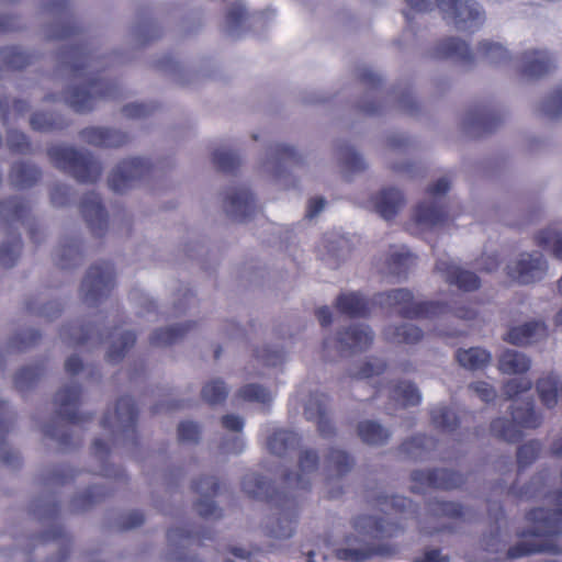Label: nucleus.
I'll return each instance as SVG.
<instances>
[{
    "instance_id": "nucleus-1",
    "label": "nucleus",
    "mask_w": 562,
    "mask_h": 562,
    "mask_svg": "<svg viewBox=\"0 0 562 562\" xmlns=\"http://www.w3.org/2000/svg\"><path fill=\"white\" fill-rule=\"evenodd\" d=\"M372 505L382 513L398 516V521L379 518L372 515H359L352 519V528L358 533L347 535L340 547L335 549V557L345 562H363L374 555L375 550L369 539H383L397 537L409 527H417L426 535L436 532H454L451 525L437 524L427 526L417 516V505L409 498L401 495H389L378 492Z\"/></svg>"
},
{
    "instance_id": "nucleus-2",
    "label": "nucleus",
    "mask_w": 562,
    "mask_h": 562,
    "mask_svg": "<svg viewBox=\"0 0 562 562\" xmlns=\"http://www.w3.org/2000/svg\"><path fill=\"white\" fill-rule=\"evenodd\" d=\"M58 68L67 72L74 83L60 95V99L79 113L89 112L98 100L119 97L117 83L99 75L104 63L95 56L87 43L80 42L59 52Z\"/></svg>"
},
{
    "instance_id": "nucleus-3",
    "label": "nucleus",
    "mask_w": 562,
    "mask_h": 562,
    "mask_svg": "<svg viewBox=\"0 0 562 562\" xmlns=\"http://www.w3.org/2000/svg\"><path fill=\"white\" fill-rule=\"evenodd\" d=\"M549 471H542L535 475L531 481L517 490L516 485L507 487L506 484L499 483L496 490H499V494H512L522 498H547L551 497V491L549 488ZM554 498L557 509L535 508L528 512L527 520L529 521L528 535L535 536L549 542V538L558 537L562 533V490L558 491L552 495Z\"/></svg>"
},
{
    "instance_id": "nucleus-4",
    "label": "nucleus",
    "mask_w": 562,
    "mask_h": 562,
    "mask_svg": "<svg viewBox=\"0 0 562 562\" xmlns=\"http://www.w3.org/2000/svg\"><path fill=\"white\" fill-rule=\"evenodd\" d=\"M373 303L381 308L395 311L401 317L407 319H438L453 316L470 321L476 315L473 308L465 305H450L431 300L416 301L413 292L406 288L379 292L373 296Z\"/></svg>"
},
{
    "instance_id": "nucleus-5",
    "label": "nucleus",
    "mask_w": 562,
    "mask_h": 562,
    "mask_svg": "<svg viewBox=\"0 0 562 562\" xmlns=\"http://www.w3.org/2000/svg\"><path fill=\"white\" fill-rule=\"evenodd\" d=\"M59 335L64 341L72 346L86 342L100 345L106 339L109 341L106 361L113 364L119 363L136 341V334L131 329L115 326L110 330L104 325L90 327L78 322L64 325Z\"/></svg>"
},
{
    "instance_id": "nucleus-6",
    "label": "nucleus",
    "mask_w": 562,
    "mask_h": 562,
    "mask_svg": "<svg viewBox=\"0 0 562 562\" xmlns=\"http://www.w3.org/2000/svg\"><path fill=\"white\" fill-rule=\"evenodd\" d=\"M411 9L425 12L438 8L442 20L456 31L475 34L486 23V11L477 0H405Z\"/></svg>"
},
{
    "instance_id": "nucleus-7",
    "label": "nucleus",
    "mask_w": 562,
    "mask_h": 562,
    "mask_svg": "<svg viewBox=\"0 0 562 562\" xmlns=\"http://www.w3.org/2000/svg\"><path fill=\"white\" fill-rule=\"evenodd\" d=\"M495 520L496 522L491 527L488 533L481 539V548L488 554L487 561H497L503 558L514 560L539 552H559L554 544L528 535V528L518 532L521 541L508 547L509 537L501 530L498 515H495Z\"/></svg>"
},
{
    "instance_id": "nucleus-8",
    "label": "nucleus",
    "mask_w": 562,
    "mask_h": 562,
    "mask_svg": "<svg viewBox=\"0 0 562 562\" xmlns=\"http://www.w3.org/2000/svg\"><path fill=\"white\" fill-rule=\"evenodd\" d=\"M54 166L71 175L80 183L97 182L103 171L102 164L88 150L76 149L66 143H55L48 148Z\"/></svg>"
},
{
    "instance_id": "nucleus-9",
    "label": "nucleus",
    "mask_w": 562,
    "mask_h": 562,
    "mask_svg": "<svg viewBox=\"0 0 562 562\" xmlns=\"http://www.w3.org/2000/svg\"><path fill=\"white\" fill-rule=\"evenodd\" d=\"M137 417L138 409L130 396L120 397L114 414L103 416L101 425L109 430L113 448L122 447L126 453L134 456L138 446Z\"/></svg>"
},
{
    "instance_id": "nucleus-10",
    "label": "nucleus",
    "mask_w": 562,
    "mask_h": 562,
    "mask_svg": "<svg viewBox=\"0 0 562 562\" xmlns=\"http://www.w3.org/2000/svg\"><path fill=\"white\" fill-rule=\"evenodd\" d=\"M114 267L109 261L95 262L87 270L81 285L82 301L91 307L106 300L115 285Z\"/></svg>"
},
{
    "instance_id": "nucleus-11",
    "label": "nucleus",
    "mask_w": 562,
    "mask_h": 562,
    "mask_svg": "<svg viewBox=\"0 0 562 562\" xmlns=\"http://www.w3.org/2000/svg\"><path fill=\"white\" fill-rule=\"evenodd\" d=\"M432 60H451L465 69L475 65V53L470 42L458 35H447L435 41L425 52Z\"/></svg>"
},
{
    "instance_id": "nucleus-12",
    "label": "nucleus",
    "mask_w": 562,
    "mask_h": 562,
    "mask_svg": "<svg viewBox=\"0 0 562 562\" xmlns=\"http://www.w3.org/2000/svg\"><path fill=\"white\" fill-rule=\"evenodd\" d=\"M507 274L518 284L528 285L542 281L548 276V261L538 251H522L506 267Z\"/></svg>"
},
{
    "instance_id": "nucleus-13",
    "label": "nucleus",
    "mask_w": 562,
    "mask_h": 562,
    "mask_svg": "<svg viewBox=\"0 0 562 562\" xmlns=\"http://www.w3.org/2000/svg\"><path fill=\"white\" fill-rule=\"evenodd\" d=\"M150 173L146 158L134 157L122 160L109 177V187L115 193H125L137 187Z\"/></svg>"
},
{
    "instance_id": "nucleus-14",
    "label": "nucleus",
    "mask_w": 562,
    "mask_h": 562,
    "mask_svg": "<svg viewBox=\"0 0 562 562\" xmlns=\"http://www.w3.org/2000/svg\"><path fill=\"white\" fill-rule=\"evenodd\" d=\"M227 3V13L225 19V32L233 38L241 37L252 23L267 24L276 14L271 10L248 14L246 4L243 0H223Z\"/></svg>"
},
{
    "instance_id": "nucleus-15",
    "label": "nucleus",
    "mask_w": 562,
    "mask_h": 562,
    "mask_svg": "<svg viewBox=\"0 0 562 562\" xmlns=\"http://www.w3.org/2000/svg\"><path fill=\"white\" fill-rule=\"evenodd\" d=\"M271 504L277 509V517L267 522V533L277 539L291 538L295 531L299 517V501L296 496L284 494Z\"/></svg>"
},
{
    "instance_id": "nucleus-16",
    "label": "nucleus",
    "mask_w": 562,
    "mask_h": 562,
    "mask_svg": "<svg viewBox=\"0 0 562 562\" xmlns=\"http://www.w3.org/2000/svg\"><path fill=\"white\" fill-rule=\"evenodd\" d=\"M450 189V181L447 177L439 178L428 189V198L418 204L415 211L416 221L426 226H435L442 223L447 217L442 198Z\"/></svg>"
},
{
    "instance_id": "nucleus-17",
    "label": "nucleus",
    "mask_w": 562,
    "mask_h": 562,
    "mask_svg": "<svg viewBox=\"0 0 562 562\" xmlns=\"http://www.w3.org/2000/svg\"><path fill=\"white\" fill-rule=\"evenodd\" d=\"M29 212V203L20 196L0 201V225L12 228L15 223L21 222L27 227L30 239L40 245L44 240V233L34 221L27 220Z\"/></svg>"
},
{
    "instance_id": "nucleus-18",
    "label": "nucleus",
    "mask_w": 562,
    "mask_h": 562,
    "mask_svg": "<svg viewBox=\"0 0 562 562\" xmlns=\"http://www.w3.org/2000/svg\"><path fill=\"white\" fill-rule=\"evenodd\" d=\"M411 479L414 483L412 490L416 493L422 492L426 487L445 491L454 490L460 487L465 481L461 473L445 468L414 470Z\"/></svg>"
},
{
    "instance_id": "nucleus-19",
    "label": "nucleus",
    "mask_w": 562,
    "mask_h": 562,
    "mask_svg": "<svg viewBox=\"0 0 562 562\" xmlns=\"http://www.w3.org/2000/svg\"><path fill=\"white\" fill-rule=\"evenodd\" d=\"M212 538L213 530L210 528L196 530L191 526L172 527L167 532L170 559L176 562H187L188 555L184 550L194 544H200L202 540H211Z\"/></svg>"
},
{
    "instance_id": "nucleus-20",
    "label": "nucleus",
    "mask_w": 562,
    "mask_h": 562,
    "mask_svg": "<svg viewBox=\"0 0 562 562\" xmlns=\"http://www.w3.org/2000/svg\"><path fill=\"white\" fill-rule=\"evenodd\" d=\"M45 10L56 18L45 31L48 40H67L79 32L67 0H49Z\"/></svg>"
},
{
    "instance_id": "nucleus-21",
    "label": "nucleus",
    "mask_w": 562,
    "mask_h": 562,
    "mask_svg": "<svg viewBox=\"0 0 562 562\" xmlns=\"http://www.w3.org/2000/svg\"><path fill=\"white\" fill-rule=\"evenodd\" d=\"M192 488L199 495L194 504L198 515L205 519H220L222 509L214 502L220 488L218 480L213 475H204L192 482Z\"/></svg>"
},
{
    "instance_id": "nucleus-22",
    "label": "nucleus",
    "mask_w": 562,
    "mask_h": 562,
    "mask_svg": "<svg viewBox=\"0 0 562 562\" xmlns=\"http://www.w3.org/2000/svg\"><path fill=\"white\" fill-rule=\"evenodd\" d=\"M501 119V113L494 105H475L463 114L461 128L469 135H482L495 130Z\"/></svg>"
},
{
    "instance_id": "nucleus-23",
    "label": "nucleus",
    "mask_w": 562,
    "mask_h": 562,
    "mask_svg": "<svg viewBox=\"0 0 562 562\" xmlns=\"http://www.w3.org/2000/svg\"><path fill=\"white\" fill-rule=\"evenodd\" d=\"M555 67V58L547 49H527L516 57L514 68L528 79H538Z\"/></svg>"
},
{
    "instance_id": "nucleus-24",
    "label": "nucleus",
    "mask_w": 562,
    "mask_h": 562,
    "mask_svg": "<svg viewBox=\"0 0 562 562\" xmlns=\"http://www.w3.org/2000/svg\"><path fill=\"white\" fill-rule=\"evenodd\" d=\"M300 157L292 145L288 143H274L266 153L262 161L265 172L280 179L288 172L289 168L299 164Z\"/></svg>"
},
{
    "instance_id": "nucleus-25",
    "label": "nucleus",
    "mask_w": 562,
    "mask_h": 562,
    "mask_svg": "<svg viewBox=\"0 0 562 562\" xmlns=\"http://www.w3.org/2000/svg\"><path fill=\"white\" fill-rule=\"evenodd\" d=\"M435 268L450 285L464 292L475 291L481 285V280L474 272L459 266L449 257L439 258Z\"/></svg>"
},
{
    "instance_id": "nucleus-26",
    "label": "nucleus",
    "mask_w": 562,
    "mask_h": 562,
    "mask_svg": "<svg viewBox=\"0 0 562 562\" xmlns=\"http://www.w3.org/2000/svg\"><path fill=\"white\" fill-rule=\"evenodd\" d=\"M436 447L437 441L435 438L426 435H416L403 441L398 451L404 458L412 461H426L432 459L449 461L453 459V457L450 456L436 454L434 451Z\"/></svg>"
},
{
    "instance_id": "nucleus-27",
    "label": "nucleus",
    "mask_w": 562,
    "mask_h": 562,
    "mask_svg": "<svg viewBox=\"0 0 562 562\" xmlns=\"http://www.w3.org/2000/svg\"><path fill=\"white\" fill-rule=\"evenodd\" d=\"M80 212L94 236L101 237L105 234L108 228V213L98 193L89 192L82 196L80 201Z\"/></svg>"
},
{
    "instance_id": "nucleus-28",
    "label": "nucleus",
    "mask_w": 562,
    "mask_h": 562,
    "mask_svg": "<svg viewBox=\"0 0 562 562\" xmlns=\"http://www.w3.org/2000/svg\"><path fill=\"white\" fill-rule=\"evenodd\" d=\"M81 386L76 382L64 385L55 395L54 402L57 408V415L64 422L71 425L81 422V415L78 413Z\"/></svg>"
},
{
    "instance_id": "nucleus-29",
    "label": "nucleus",
    "mask_w": 562,
    "mask_h": 562,
    "mask_svg": "<svg viewBox=\"0 0 562 562\" xmlns=\"http://www.w3.org/2000/svg\"><path fill=\"white\" fill-rule=\"evenodd\" d=\"M319 465V457L315 449H304L299 456V473H286L284 483L289 487L307 490L312 483V475L316 473Z\"/></svg>"
},
{
    "instance_id": "nucleus-30",
    "label": "nucleus",
    "mask_w": 562,
    "mask_h": 562,
    "mask_svg": "<svg viewBox=\"0 0 562 562\" xmlns=\"http://www.w3.org/2000/svg\"><path fill=\"white\" fill-rule=\"evenodd\" d=\"M374 339L369 325L353 324L338 333L337 344L341 351L360 352L368 349Z\"/></svg>"
},
{
    "instance_id": "nucleus-31",
    "label": "nucleus",
    "mask_w": 562,
    "mask_h": 562,
    "mask_svg": "<svg viewBox=\"0 0 562 562\" xmlns=\"http://www.w3.org/2000/svg\"><path fill=\"white\" fill-rule=\"evenodd\" d=\"M224 210L236 222L247 221L255 212L252 193L245 187L231 190L224 200Z\"/></svg>"
},
{
    "instance_id": "nucleus-32",
    "label": "nucleus",
    "mask_w": 562,
    "mask_h": 562,
    "mask_svg": "<svg viewBox=\"0 0 562 562\" xmlns=\"http://www.w3.org/2000/svg\"><path fill=\"white\" fill-rule=\"evenodd\" d=\"M548 333V326L543 321L531 319L509 328L504 339L515 346H528L546 339Z\"/></svg>"
},
{
    "instance_id": "nucleus-33",
    "label": "nucleus",
    "mask_w": 562,
    "mask_h": 562,
    "mask_svg": "<svg viewBox=\"0 0 562 562\" xmlns=\"http://www.w3.org/2000/svg\"><path fill=\"white\" fill-rule=\"evenodd\" d=\"M372 205L380 217L391 221L404 205V195L396 188H383L372 196Z\"/></svg>"
},
{
    "instance_id": "nucleus-34",
    "label": "nucleus",
    "mask_w": 562,
    "mask_h": 562,
    "mask_svg": "<svg viewBox=\"0 0 562 562\" xmlns=\"http://www.w3.org/2000/svg\"><path fill=\"white\" fill-rule=\"evenodd\" d=\"M83 259V248L81 239L77 236H65L54 254L56 265L64 270L78 267Z\"/></svg>"
},
{
    "instance_id": "nucleus-35",
    "label": "nucleus",
    "mask_w": 562,
    "mask_h": 562,
    "mask_svg": "<svg viewBox=\"0 0 562 562\" xmlns=\"http://www.w3.org/2000/svg\"><path fill=\"white\" fill-rule=\"evenodd\" d=\"M13 418L14 413L9 409L7 403L0 397V461L12 469H18L21 465L19 452L11 449L3 441L4 436L12 427Z\"/></svg>"
},
{
    "instance_id": "nucleus-36",
    "label": "nucleus",
    "mask_w": 562,
    "mask_h": 562,
    "mask_svg": "<svg viewBox=\"0 0 562 562\" xmlns=\"http://www.w3.org/2000/svg\"><path fill=\"white\" fill-rule=\"evenodd\" d=\"M353 465L355 459L346 450L330 447L325 456L324 471L327 480L347 475Z\"/></svg>"
},
{
    "instance_id": "nucleus-37",
    "label": "nucleus",
    "mask_w": 562,
    "mask_h": 562,
    "mask_svg": "<svg viewBox=\"0 0 562 562\" xmlns=\"http://www.w3.org/2000/svg\"><path fill=\"white\" fill-rule=\"evenodd\" d=\"M476 52L487 64L493 66L510 65L514 67L516 61V57L503 43L493 40H481L476 45Z\"/></svg>"
},
{
    "instance_id": "nucleus-38",
    "label": "nucleus",
    "mask_w": 562,
    "mask_h": 562,
    "mask_svg": "<svg viewBox=\"0 0 562 562\" xmlns=\"http://www.w3.org/2000/svg\"><path fill=\"white\" fill-rule=\"evenodd\" d=\"M243 491L252 498L267 499L273 503L284 494L276 492L270 481L257 473H248L241 481Z\"/></svg>"
},
{
    "instance_id": "nucleus-39",
    "label": "nucleus",
    "mask_w": 562,
    "mask_h": 562,
    "mask_svg": "<svg viewBox=\"0 0 562 562\" xmlns=\"http://www.w3.org/2000/svg\"><path fill=\"white\" fill-rule=\"evenodd\" d=\"M382 335L386 341L398 345H416L424 337V333L418 326L407 323L387 325L384 327Z\"/></svg>"
},
{
    "instance_id": "nucleus-40",
    "label": "nucleus",
    "mask_w": 562,
    "mask_h": 562,
    "mask_svg": "<svg viewBox=\"0 0 562 562\" xmlns=\"http://www.w3.org/2000/svg\"><path fill=\"white\" fill-rule=\"evenodd\" d=\"M113 492V488L104 484H93L87 490L77 493L70 501V509L79 513L91 508L94 504L103 501Z\"/></svg>"
},
{
    "instance_id": "nucleus-41",
    "label": "nucleus",
    "mask_w": 562,
    "mask_h": 562,
    "mask_svg": "<svg viewBox=\"0 0 562 562\" xmlns=\"http://www.w3.org/2000/svg\"><path fill=\"white\" fill-rule=\"evenodd\" d=\"M510 416L519 429H536L542 424V416L536 412L532 400L514 403L510 406Z\"/></svg>"
},
{
    "instance_id": "nucleus-42",
    "label": "nucleus",
    "mask_w": 562,
    "mask_h": 562,
    "mask_svg": "<svg viewBox=\"0 0 562 562\" xmlns=\"http://www.w3.org/2000/svg\"><path fill=\"white\" fill-rule=\"evenodd\" d=\"M300 438L296 432L288 429H276L267 439V448L277 457H285L299 446Z\"/></svg>"
},
{
    "instance_id": "nucleus-43",
    "label": "nucleus",
    "mask_w": 562,
    "mask_h": 562,
    "mask_svg": "<svg viewBox=\"0 0 562 562\" xmlns=\"http://www.w3.org/2000/svg\"><path fill=\"white\" fill-rule=\"evenodd\" d=\"M335 306L350 317H362L369 312L366 297L357 291L341 292L335 300Z\"/></svg>"
},
{
    "instance_id": "nucleus-44",
    "label": "nucleus",
    "mask_w": 562,
    "mask_h": 562,
    "mask_svg": "<svg viewBox=\"0 0 562 562\" xmlns=\"http://www.w3.org/2000/svg\"><path fill=\"white\" fill-rule=\"evenodd\" d=\"M337 159L346 177L358 175L368 168L364 157L349 143H345L338 148Z\"/></svg>"
},
{
    "instance_id": "nucleus-45",
    "label": "nucleus",
    "mask_w": 562,
    "mask_h": 562,
    "mask_svg": "<svg viewBox=\"0 0 562 562\" xmlns=\"http://www.w3.org/2000/svg\"><path fill=\"white\" fill-rule=\"evenodd\" d=\"M43 432L45 437L55 440L63 451L75 449L81 441L79 437L71 432L68 425H65L57 418L45 425Z\"/></svg>"
},
{
    "instance_id": "nucleus-46",
    "label": "nucleus",
    "mask_w": 562,
    "mask_h": 562,
    "mask_svg": "<svg viewBox=\"0 0 562 562\" xmlns=\"http://www.w3.org/2000/svg\"><path fill=\"white\" fill-rule=\"evenodd\" d=\"M193 326L192 322H184L162 328H157L149 337L154 347H167L179 341Z\"/></svg>"
},
{
    "instance_id": "nucleus-47",
    "label": "nucleus",
    "mask_w": 562,
    "mask_h": 562,
    "mask_svg": "<svg viewBox=\"0 0 562 562\" xmlns=\"http://www.w3.org/2000/svg\"><path fill=\"white\" fill-rule=\"evenodd\" d=\"M92 451L95 458L99 460L100 465L98 473L104 477L114 479L119 482H125L127 476L123 469L111 465L106 462V458L110 453V447L101 438L94 439L92 443Z\"/></svg>"
},
{
    "instance_id": "nucleus-48",
    "label": "nucleus",
    "mask_w": 562,
    "mask_h": 562,
    "mask_svg": "<svg viewBox=\"0 0 562 562\" xmlns=\"http://www.w3.org/2000/svg\"><path fill=\"white\" fill-rule=\"evenodd\" d=\"M33 541L41 543H47L49 541L56 542L58 547L57 555L50 558L47 562H66L69 554L70 540L60 525H53L50 529L32 539V542Z\"/></svg>"
},
{
    "instance_id": "nucleus-49",
    "label": "nucleus",
    "mask_w": 562,
    "mask_h": 562,
    "mask_svg": "<svg viewBox=\"0 0 562 562\" xmlns=\"http://www.w3.org/2000/svg\"><path fill=\"white\" fill-rule=\"evenodd\" d=\"M42 177V171L37 166L29 161H19L12 166L10 179L18 189H29L33 187Z\"/></svg>"
},
{
    "instance_id": "nucleus-50",
    "label": "nucleus",
    "mask_w": 562,
    "mask_h": 562,
    "mask_svg": "<svg viewBox=\"0 0 562 562\" xmlns=\"http://www.w3.org/2000/svg\"><path fill=\"white\" fill-rule=\"evenodd\" d=\"M414 256L404 246L393 249L386 260V272L397 279H406Z\"/></svg>"
},
{
    "instance_id": "nucleus-51",
    "label": "nucleus",
    "mask_w": 562,
    "mask_h": 562,
    "mask_svg": "<svg viewBox=\"0 0 562 562\" xmlns=\"http://www.w3.org/2000/svg\"><path fill=\"white\" fill-rule=\"evenodd\" d=\"M458 363L468 370H481L492 360V355L484 348L470 347L468 349H458L456 352Z\"/></svg>"
},
{
    "instance_id": "nucleus-52",
    "label": "nucleus",
    "mask_w": 562,
    "mask_h": 562,
    "mask_svg": "<svg viewBox=\"0 0 562 562\" xmlns=\"http://www.w3.org/2000/svg\"><path fill=\"white\" fill-rule=\"evenodd\" d=\"M530 359L520 351L506 349L498 358V369L505 374H520L529 370Z\"/></svg>"
},
{
    "instance_id": "nucleus-53",
    "label": "nucleus",
    "mask_w": 562,
    "mask_h": 562,
    "mask_svg": "<svg viewBox=\"0 0 562 562\" xmlns=\"http://www.w3.org/2000/svg\"><path fill=\"white\" fill-rule=\"evenodd\" d=\"M357 432L362 442L369 446H383L391 437L389 429L374 420H362L357 426Z\"/></svg>"
},
{
    "instance_id": "nucleus-54",
    "label": "nucleus",
    "mask_w": 562,
    "mask_h": 562,
    "mask_svg": "<svg viewBox=\"0 0 562 562\" xmlns=\"http://www.w3.org/2000/svg\"><path fill=\"white\" fill-rule=\"evenodd\" d=\"M80 473V471H77L66 464L54 465L43 471L41 474V482L46 488H53L56 486H63L69 481H75Z\"/></svg>"
},
{
    "instance_id": "nucleus-55",
    "label": "nucleus",
    "mask_w": 562,
    "mask_h": 562,
    "mask_svg": "<svg viewBox=\"0 0 562 562\" xmlns=\"http://www.w3.org/2000/svg\"><path fill=\"white\" fill-rule=\"evenodd\" d=\"M390 398L401 407L416 406L422 402V393L415 383L404 380L392 387Z\"/></svg>"
},
{
    "instance_id": "nucleus-56",
    "label": "nucleus",
    "mask_w": 562,
    "mask_h": 562,
    "mask_svg": "<svg viewBox=\"0 0 562 562\" xmlns=\"http://www.w3.org/2000/svg\"><path fill=\"white\" fill-rule=\"evenodd\" d=\"M537 392L543 405L552 408L558 403L559 393L562 390V383L554 373H547L541 376L536 384Z\"/></svg>"
},
{
    "instance_id": "nucleus-57",
    "label": "nucleus",
    "mask_w": 562,
    "mask_h": 562,
    "mask_svg": "<svg viewBox=\"0 0 562 562\" xmlns=\"http://www.w3.org/2000/svg\"><path fill=\"white\" fill-rule=\"evenodd\" d=\"M431 424L443 432H452L459 426V418L454 408L436 404L429 411Z\"/></svg>"
},
{
    "instance_id": "nucleus-58",
    "label": "nucleus",
    "mask_w": 562,
    "mask_h": 562,
    "mask_svg": "<svg viewBox=\"0 0 562 562\" xmlns=\"http://www.w3.org/2000/svg\"><path fill=\"white\" fill-rule=\"evenodd\" d=\"M427 516L429 518H465L464 508L454 502H446L439 498L429 499L426 505Z\"/></svg>"
},
{
    "instance_id": "nucleus-59",
    "label": "nucleus",
    "mask_w": 562,
    "mask_h": 562,
    "mask_svg": "<svg viewBox=\"0 0 562 562\" xmlns=\"http://www.w3.org/2000/svg\"><path fill=\"white\" fill-rule=\"evenodd\" d=\"M491 432L493 436L506 441V442H517L522 438V431L519 427L514 423V420H509L504 417H498L492 420L491 423Z\"/></svg>"
},
{
    "instance_id": "nucleus-60",
    "label": "nucleus",
    "mask_w": 562,
    "mask_h": 562,
    "mask_svg": "<svg viewBox=\"0 0 562 562\" xmlns=\"http://www.w3.org/2000/svg\"><path fill=\"white\" fill-rule=\"evenodd\" d=\"M22 249L20 234L9 233L7 239L0 246V263L5 268L15 266Z\"/></svg>"
},
{
    "instance_id": "nucleus-61",
    "label": "nucleus",
    "mask_w": 562,
    "mask_h": 562,
    "mask_svg": "<svg viewBox=\"0 0 562 562\" xmlns=\"http://www.w3.org/2000/svg\"><path fill=\"white\" fill-rule=\"evenodd\" d=\"M30 513L38 520H54L59 513V505L53 495L40 497L31 503Z\"/></svg>"
},
{
    "instance_id": "nucleus-62",
    "label": "nucleus",
    "mask_w": 562,
    "mask_h": 562,
    "mask_svg": "<svg viewBox=\"0 0 562 562\" xmlns=\"http://www.w3.org/2000/svg\"><path fill=\"white\" fill-rule=\"evenodd\" d=\"M386 369V362L376 357H371L350 370V376L357 381L368 380L382 374Z\"/></svg>"
},
{
    "instance_id": "nucleus-63",
    "label": "nucleus",
    "mask_w": 562,
    "mask_h": 562,
    "mask_svg": "<svg viewBox=\"0 0 562 562\" xmlns=\"http://www.w3.org/2000/svg\"><path fill=\"white\" fill-rule=\"evenodd\" d=\"M238 395L247 402L269 406L274 398L273 393L266 386L258 383H248L239 389Z\"/></svg>"
},
{
    "instance_id": "nucleus-64",
    "label": "nucleus",
    "mask_w": 562,
    "mask_h": 562,
    "mask_svg": "<svg viewBox=\"0 0 562 562\" xmlns=\"http://www.w3.org/2000/svg\"><path fill=\"white\" fill-rule=\"evenodd\" d=\"M536 244L552 251V255L562 260V234L555 228H547L536 235Z\"/></svg>"
}]
</instances>
